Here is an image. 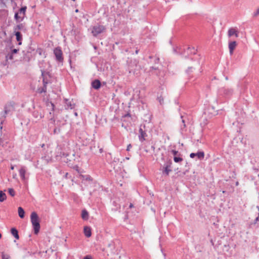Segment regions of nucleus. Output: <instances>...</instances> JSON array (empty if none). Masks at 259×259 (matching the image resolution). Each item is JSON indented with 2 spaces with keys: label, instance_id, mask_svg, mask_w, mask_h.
I'll list each match as a JSON object with an SVG mask.
<instances>
[{
  "label": "nucleus",
  "instance_id": "1",
  "mask_svg": "<svg viewBox=\"0 0 259 259\" xmlns=\"http://www.w3.org/2000/svg\"><path fill=\"white\" fill-rule=\"evenodd\" d=\"M30 220L34 229V234L37 235L40 230V224L38 216L36 212L33 211L31 213Z\"/></svg>",
  "mask_w": 259,
  "mask_h": 259
},
{
  "label": "nucleus",
  "instance_id": "2",
  "mask_svg": "<svg viewBox=\"0 0 259 259\" xmlns=\"http://www.w3.org/2000/svg\"><path fill=\"white\" fill-rule=\"evenodd\" d=\"M26 7H22L18 13H16L15 14V18L18 21H22L25 15V12L26 10Z\"/></svg>",
  "mask_w": 259,
  "mask_h": 259
},
{
  "label": "nucleus",
  "instance_id": "3",
  "mask_svg": "<svg viewBox=\"0 0 259 259\" xmlns=\"http://www.w3.org/2000/svg\"><path fill=\"white\" fill-rule=\"evenodd\" d=\"M105 30V27L103 25H96L92 28V33L95 36L103 32Z\"/></svg>",
  "mask_w": 259,
  "mask_h": 259
},
{
  "label": "nucleus",
  "instance_id": "4",
  "mask_svg": "<svg viewBox=\"0 0 259 259\" xmlns=\"http://www.w3.org/2000/svg\"><path fill=\"white\" fill-rule=\"evenodd\" d=\"M54 54L56 57V60L61 62L63 60V53L61 48L57 47L54 50Z\"/></svg>",
  "mask_w": 259,
  "mask_h": 259
},
{
  "label": "nucleus",
  "instance_id": "5",
  "mask_svg": "<svg viewBox=\"0 0 259 259\" xmlns=\"http://www.w3.org/2000/svg\"><path fill=\"white\" fill-rule=\"evenodd\" d=\"M228 35L229 37L235 36L236 37H238L239 36V31L236 28H231L228 31Z\"/></svg>",
  "mask_w": 259,
  "mask_h": 259
},
{
  "label": "nucleus",
  "instance_id": "6",
  "mask_svg": "<svg viewBox=\"0 0 259 259\" xmlns=\"http://www.w3.org/2000/svg\"><path fill=\"white\" fill-rule=\"evenodd\" d=\"M171 163H170L169 164H167L163 167V170L162 172L163 174L166 176H168L169 172L172 171L171 169Z\"/></svg>",
  "mask_w": 259,
  "mask_h": 259
},
{
  "label": "nucleus",
  "instance_id": "7",
  "mask_svg": "<svg viewBox=\"0 0 259 259\" xmlns=\"http://www.w3.org/2000/svg\"><path fill=\"white\" fill-rule=\"evenodd\" d=\"M195 156H197L198 159H202L204 157V153L203 152H199L197 153H192L190 155V157L192 158H194Z\"/></svg>",
  "mask_w": 259,
  "mask_h": 259
},
{
  "label": "nucleus",
  "instance_id": "8",
  "mask_svg": "<svg viewBox=\"0 0 259 259\" xmlns=\"http://www.w3.org/2000/svg\"><path fill=\"white\" fill-rule=\"evenodd\" d=\"M237 46V44L235 41H231L229 43V49L230 54L232 55L234 52V50L236 48Z\"/></svg>",
  "mask_w": 259,
  "mask_h": 259
},
{
  "label": "nucleus",
  "instance_id": "9",
  "mask_svg": "<svg viewBox=\"0 0 259 259\" xmlns=\"http://www.w3.org/2000/svg\"><path fill=\"white\" fill-rule=\"evenodd\" d=\"M83 232L87 237H90L92 235L91 229L90 227L85 226L83 228Z\"/></svg>",
  "mask_w": 259,
  "mask_h": 259
},
{
  "label": "nucleus",
  "instance_id": "10",
  "mask_svg": "<svg viewBox=\"0 0 259 259\" xmlns=\"http://www.w3.org/2000/svg\"><path fill=\"white\" fill-rule=\"evenodd\" d=\"M92 85L95 89H99L101 87V82L98 79H96L92 83Z\"/></svg>",
  "mask_w": 259,
  "mask_h": 259
},
{
  "label": "nucleus",
  "instance_id": "11",
  "mask_svg": "<svg viewBox=\"0 0 259 259\" xmlns=\"http://www.w3.org/2000/svg\"><path fill=\"white\" fill-rule=\"evenodd\" d=\"M26 169L24 167H22L19 170V175L23 180L25 179Z\"/></svg>",
  "mask_w": 259,
  "mask_h": 259
},
{
  "label": "nucleus",
  "instance_id": "12",
  "mask_svg": "<svg viewBox=\"0 0 259 259\" xmlns=\"http://www.w3.org/2000/svg\"><path fill=\"white\" fill-rule=\"evenodd\" d=\"M140 136H139V139L141 142H143L145 140V137L147 136L146 133L143 131L142 128L139 130Z\"/></svg>",
  "mask_w": 259,
  "mask_h": 259
},
{
  "label": "nucleus",
  "instance_id": "13",
  "mask_svg": "<svg viewBox=\"0 0 259 259\" xmlns=\"http://www.w3.org/2000/svg\"><path fill=\"white\" fill-rule=\"evenodd\" d=\"M15 35L16 36V39L19 42L18 44L19 45H21V41L22 40V36L20 32L17 31L15 32Z\"/></svg>",
  "mask_w": 259,
  "mask_h": 259
},
{
  "label": "nucleus",
  "instance_id": "14",
  "mask_svg": "<svg viewBox=\"0 0 259 259\" xmlns=\"http://www.w3.org/2000/svg\"><path fill=\"white\" fill-rule=\"evenodd\" d=\"M18 215L19 217L23 219L25 215V211L22 207H19L18 208Z\"/></svg>",
  "mask_w": 259,
  "mask_h": 259
},
{
  "label": "nucleus",
  "instance_id": "15",
  "mask_svg": "<svg viewBox=\"0 0 259 259\" xmlns=\"http://www.w3.org/2000/svg\"><path fill=\"white\" fill-rule=\"evenodd\" d=\"M11 234L15 237V238L18 239L19 237L18 235V231L14 228H13L11 230Z\"/></svg>",
  "mask_w": 259,
  "mask_h": 259
},
{
  "label": "nucleus",
  "instance_id": "16",
  "mask_svg": "<svg viewBox=\"0 0 259 259\" xmlns=\"http://www.w3.org/2000/svg\"><path fill=\"white\" fill-rule=\"evenodd\" d=\"M14 108V107L11 104H9L8 105H7L6 107H5V113L6 114H7L9 111H11L12 110H13Z\"/></svg>",
  "mask_w": 259,
  "mask_h": 259
},
{
  "label": "nucleus",
  "instance_id": "17",
  "mask_svg": "<svg viewBox=\"0 0 259 259\" xmlns=\"http://www.w3.org/2000/svg\"><path fill=\"white\" fill-rule=\"evenodd\" d=\"M81 217L83 220H88L89 217V214L87 210H83L81 213Z\"/></svg>",
  "mask_w": 259,
  "mask_h": 259
},
{
  "label": "nucleus",
  "instance_id": "18",
  "mask_svg": "<svg viewBox=\"0 0 259 259\" xmlns=\"http://www.w3.org/2000/svg\"><path fill=\"white\" fill-rule=\"evenodd\" d=\"M7 198L6 194L2 191H0V202H3Z\"/></svg>",
  "mask_w": 259,
  "mask_h": 259
},
{
  "label": "nucleus",
  "instance_id": "19",
  "mask_svg": "<svg viewBox=\"0 0 259 259\" xmlns=\"http://www.w3.org/2000/svg\"><path fill=\"white\" fill-rule=\"evenodd\" d=\"M174 160L175 162L178 163V162H180L182 161L183 158L182 157V156H174Z\"/></svg>",
  "mask_w": 259,
  "mask_h": 259
},
{
  "label": "nucleus",
  "instance_id": "20",
  "mask_svg": "<svg viewBox=\"0 0 259 259\" xmlns=\"http://www.w3.org/2000/svg\"><path fill=\"white\" fill-rule=\"evenodd\" d=\"M9 194L12 197L14 196L15 195V192L14 190L12 188H9L8 189Z\"/></svg>",
  "mask_w": 259,
  "mask_h": 259
},
{
  "label": "nucleus",
  "instance_id": "21",
  "mask_svg": "<svg viewBox=\"0 0 259 259\" xmlns=\"http://www.w3.org/2000/svg\"><path fill=\"white\" fill-rule=\"evenodd\" d=\"M171 153L174 155V156H182L181 154L179 153L178 151L172 150L171 151Z\"/></svg>",
  "mask_w": 259,
  "mask_h": 259
},
{
  "label": "nucleus",
  "instance_id": "22",
  "mask_svg": "<svg viewBox=\"0 0 259 259\" xmlns=\"http://www.w3.org/2000/svg\"><path fill=\"white\" fill-rule=\"evenodd\" d=\"M23 28V25L22 24H19L18 25L16 28H15V30H20V29H22V28Z\"/></svg>",
  "mask_w": 259,
  "mask_h": 259
},
{
  "label": "nucleus",
  "instance_id": "23",
  "mask_svg": "<svg viewBox=\"0 0 259 259\" xmlns=\"http://www.w3.org/2000/svg\"><path fill=\"white\" fill-rule=\"evenodd\" d=\"M259 15V7L257 8L256 11L253 13V16L257 17Z\"/></svg>",
  "mask_w": 259,
  "mask_h": 259
},
{
  "label": "nucleus",
  "instance_id": "24",
  "mask_svg": "<svg viewBox=\"0 0 259 259\" xmlns=\"http://www.w3.org/2000/svg\"><path fill=\"white\" fill-rule=\"evenodd\" d=\"M50 105H51V106L52 107V111L53 112L54 110V107H55V106H54V104L52 103H50Z\"/></svg>",
  "mask_w": 259,
  "mask_h": 259
},
{
  "label": "nucleus",
  "instance_id": "25",
  "mask_svg": "<svg viewBox=\"0 0 259 259\" xmlns=\"http://www.w3.org/2000/svg\"><path fill=\"white\" fill-rule=\"evenodd\" d=\"M18 50H17V49H13V50H12V54H16V53H17L18 52Z\"/></svg>",
  "mask_w": 259,
  "mask_h": 259
},
{
  "label": "nucleus",
  "instance_id": "26",
  "mask_svg": "<svg viewBox=\"0 0 259 259\" xmlns=\"http://www.w3.org/2000/svg\"><path fill=\"white\" fill-rule=\"evenodd\" d=\"M132 148V145L131 144H129L127 146V148H126V150L127 151H129L131 149V148Z\"/></svg>",
  "mask_w": 259,
  "mask_h": 259
},
{
  "label": "nucleus",
  "instance_id": "27",
  "mask_svg": "<svg viewBox=\"0 0 259 259\" xmlns=\"http://www.w3.org/2000/svg\"><path fill=\"white\" fill-rule=\"evenodd\" d=\"M7 58L9 57V59H13V54H11L10 55H8L7 56Z\"/></svg>",
  "mask_w": 259,
  "mask_h": 259
},
{
  "label": "nucleus",
  "instance_id": "28",
  "mask_svg": "<svg viewBox=\"0 0 259 259\" xmlns=\"http://www.w3.org/2000/svg\"><path fill=\"white\" fill-rule=\"evenodd\" d=\"M83 259H92V257L90 255H87Z\"/></svg>",
  "mask_w": 259,
  "mask_h": 259
},
{
  "label": "nucleus",
  "instance_id": "29",
  "mask_svg": "<svg viewBox=\"0 0 259 259\" xmlns=\"http://www.w3.org/2000/svg\"><path fill=\"white\" fill-rule=\"evenodd\" d=\"M2 258L3 259H9V256H7V255L6 256V255H3Z\"/></svg>",
  "mask_w": 259,
  "mask_h": 259
},
{
  "label": "nucleus",
  "instance_id": "30",
  "mask_svg": "<svg viewBox=\"0 0 259 259\" xmlns=\"http://www.w3.org/2000/svg\"><path fill=\"white\" fill-rule=\"evenodd\" d=\"M133 207V205L132 203H131V204H130V208H132Z\"/></svg>",
  "mask_w": 259,
  "mask_h": 259
},
{
  "label": "nucleus",
  "instance_id": "31",
  "mask_svg": "<svg viewBox=\"0 0 259 259\" xmlns=\"http://www.w3.org/2000/svg\"><path fill=\"white\" fill-rule=\"evenodd\" d=\"M78 10H77V9L75 10V12H78Z\"/></svg>",
  "mask_w": 259,
  "mask_h": 259
},
{
  "label": "nucleus",
  "instance_id": "32",
  "mask_svg": "<svg viewBox=\"0 0 259 259\" xmlns=\"http://www.w3.org/2000/svg\"><path fill=\"white\" fill-rule=\"evenodd\" d=\"M11 169H14L13 166H12V167H11Z\"/></svg>",
  "mask_w": 259,
  "mask_h": 259
},
{
  "label": "nucleus",
  "instance_id": "33",
  "mask_svg": "<svg viewBox=\"0 0 259 259\" xmlns=\"http://www.w3.org/2000/svg\"><path fill=\"white\" fill-rule=\"evenodd\" d=\"M44 146H45V145H44V144H42V146H41V147H43Z\"/></svg>",
  "mask_w": 259,
  "mask_h": 259
},
{
  "label": "nucleus",
  "instance_id": "34",
  "mask_svg": "<svg viewBox=\"0 0 259 259\" xmlns=\"http://www.w3.org/2000/svg\"><path fill=\"white\" fill-rule=\"evenodd\" d=\"M2 237V235H1V234L0 233V239Z\"/></svg>",
  "mask_w": 259,
  "mask_h": 259
},
{
  "label": "nucleus",
  "instance_id": "35",
  "mask_svg": "<svg viewBox=\"0 0 259 259\" xmlns=\"http://www.w3.org/2000/svg\"><path fill=\"white\" fill-rule=\"evenodd\" d=\"M257 209H258V210L259 211V206H257Z\"/></svg>",
  "mask_w": 259,
  "mask_h": 259
}]
</instances>
